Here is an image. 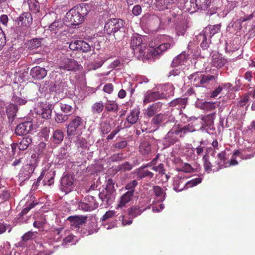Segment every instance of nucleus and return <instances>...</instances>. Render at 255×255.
<instances>
[{
    "instance_id": "4d7b16f0",
    "label": "nucleus",
    "mask_w": 255,
    "mask_h": 255,
    "mask_svg": "<svg viewBox=\"0 0 255 255\" xmlns=\"http://www.w3.org/2000/svg\"><path fill=\"white\" fill-rule=\"evenodd\" d=\"M115 214V211L109 210L106 212L101 218L102 221H105L108 219L111 218L114 216Z\"/></svg>"
},
{
    "instance_id": "2eb2a0df",
    "label": "nucleus",
    "mask_w": 255,
    "mask_h": 255,
    "mask_svg": "<svg viewBox=\"0 0 255 255\" xmlns=\"http://www.w3.org/2000/svg\"><path fill=\"white\" fill-rule=\"evenodd\" d=\"M61 111L66 115H69V117L73 113L74 109L72 107V102L70 101L62 100L58 103Z\"/></svg>"
},
{
    "instance_id": "ddd939ff",
    "label": "nucleus",
    "mask_w": 255,
    "mask_h": 255,
    "mask_svg": "<svg viewBox=\"0 0 255 255\" xmlns=\"http://www.w3.org/2000/svg\"><path fill=\"white\" fill-rule=\"evenodd\" d=\"M73 184V178L70 175H67L62 177L61 181V188L65 192L71 191Z\"/></svg>"
},
{
    "instance_id": "f8f14e48",
    "label": "nucleus",
    "mask_w": 255,
    "mask_h": 255,
    "mask_svg": "<svg viewBox=\"0 0 255 255\" xmlns=\"http://www.w3.org/2000/svg\"><path fill=\"white\" fill-rule=\"evenodd\" d=\"M87 219V216H70L67 220L70 222L71 225L75 228H79L84 223Z\"/></svg>"
},
{
    "instance_id": "f257e3e1",
    "label": "nucleus",
    "mask_w": 255,
    "mask_h": 255,
    "mask_svg": "<svg viewBox=\"0 0 255 255\" xmlns=\"http://www.w3.org/2000/svg\"><path fill=\"white\" fill-rule=\"evenodd\" d=\"M173 44L169 42L163 43L155 48L149 50L145 57L146 49V44L142 42L141 36L138 34H133L130 40V47L132 48L134 54L138 59L146 58L147 59L152 58H157L162 54L164 51L170 49Z\"/></svg>"
},
{
    "instance_id": "f03ea898",
    "label": "nucleus",
    "mask_w": 255,
    "mask_h": 255,
    "mask_svg": "<svg viewBox=\"0 0 255 255\" xmlns=\"http://www.w3.org/2000/svg\"><path fill=\"white\" fill-rule=\"evenodd\" d=\"M91 9V5L81 3L71 8L67 12L64 20L68 25L76 26L82 23Z\"/></svg>"
},
{
    "instance_id": "6e6552de",
    "label": "nucleus",
    "mask_w": 255,
    "mask_h": 255,
    "mask_svg": "<svg viewBox=\"0 0 255 255\" xmlns=\"http://www.w3.org/2000/svg\"><path fill=\"white\" fill-rule=\"evenodd\" d=\"M87 199L90 203L80 202L79 204V208L80 209L84 211H91L98 207V203L96 201L93 194L88 195Z\"/></svg>"
},
{
    "instance_id": "ea45409f",
    "label": "nucleus",
    "mask_w": 255,
    "mask_h": 255,
    "mask_svg": "<svg viewBox=\"0 0 255 255\" xmlns=\"http://www.w3.org/2000/svg\"><path fill=\"white\" fill-rule=\"evenodd\" d=\"M54 172H48L43 181L44 185L50 186L54 183Z\"/></svg>"
},
{
    "instance_id": "8fccbe9b",
    "label": "nucleus",
    "mask_w": 255,
    "mask_h": 255,
    "mask_svg": "<svg viewBox=\"0 0 255 255\" xmlns=\"http://www.w3.org/2000/svg\"><path fill=\"white\" fill-rule=\"evenodd\" d=\"M62 83L60 82H55L54 83H51V88L56 92H60L63 88Z\"/></svg>"
},
{
    "instance_id": "0e129e2a",
    "label": "nucleus",
    "mask_w": 255,
    "mask_h": 255,
    "mask_svg": "<svg viewBox=\"0 0 255 255\" xmlns=\"http://www.w3.org/2000/svg\"><path fill=\"white\" fill-rule=\"evenodd\" d=\"M127 145V142L126 140L121 141L120 142H118L114 144V147L119 149H123L126 147Z\"/></svg>"
},
{
    "instance_id": "6ab92c4d",
    "label": "nucleus",
    "mask_w": 255,
    "mask_h": 255,
    "mask_svg": "<svg viewBox=\"0 0 255 255\" xmlns=\"http://www.w3.org/2000/svg\"><path fill=\"white\" fill-rule=\"evenodd\" d=\"M113 193L107 190L104 189L101 192L97 191L96 194L94 195H98L103 202H105L107 205H109L111 204Z\"/></svg>"
},
{
    "instance_id": "de8ad7c7",
    "label": "nucleus",
    "mask_w": 255,
    "mask_h": 255,
    "mask_svg": "<svg viewBox=\"0 0 255 255\" xmlns=\"http://www.w3.org/2000/svg\"><path fill=\"white\" fill-rule=\"evenodd\" d=\"M29 8L35 12L39 10V5L37 0H28Z\"/></svg>"
},
{
    "instance_id": "09e8293b",
    "label": "nucleus",
    "mask_w": 255,
    "mask_h": 255,
    "mask_svg": "<svg viewBox=\"0 0 255 255\" xmlns=\"http://www.w3.org/2000/svg\"><path fill=\"white\" fill-rule=\"evenodd\" d=\"M217 78L215 75H203L200 80V84L203 85L204 84H208L210 81L214 80Z\"/></svg>"
},
{
    "instance_id": "774afa93",
    "label": "nucleus",
    "mask_w": 255,
    "mask_h": 255,
    "mask_svg": "<svg viewBox=\"0 0 255 255\" xmlns=\"http://www.w3.org/2000/svg\"><path fill=\"white\" fill-rule=\"evenodd\" d=\"M13 101L15 103L19 105H24L27 102V101L25 99H22L18 97H14Z\"/></svg>"
},
{
    "instance_id": "c756f323",
    "label": "nucleus",
    "mask_w": 255,
    "mask_h": 255,
    "mask_svg": "<svg viewBox=\"0 0 255 255\" xmlns=\"http://www.w3.org/2000/svg\"><path fill=\"white\" fill-rule=\"evenodd\" d=\"M172 3V0H159L156 2V6L159 11L167 9Z\"/></svg>"
},
{
    "instance_id": "49530a36",
    "label": "nucleus",
    "mask_w": 255,
    "mask_h": 255,
    "mask_svg": "<svg viewBox=\"0 0 255 255\" xmlns=\"http://www.w3.org/2000/svg\"><path fill=\"white\" fill-rule=\"evenodd\" d=\"M125 158L124 153L122 152L115 153L111 155L110 160L111 162H118L123 160Z\"/></svg>"
},
{
    "instance_id": "3c124183",
    "label": "nucleus",
    "mask_w": 255,
    "mask_h": 255,
    "mask_svg": "<svg viewBox=\"0 0 255 255\" xmlns=\"http://www.w3.org/2000/svg\"><path fill=\"white\" fill-rule=\"evenodd\" d=\"M202 181L201 178H196L187 182V188L192 187L200 183Z\"/></svg>"
},
{
    "instance_id": "69168bd1",
    "label": "nucleus",
    "mask_w": 255,
    "mask_h": 255,
    "mask_svg": "<svg viewBox=\"0 0 255 255\" xmlns=\"http://www.w3.org/2000/svg\"><path fill=\"white\" fill-rule=\"evenodd\" d=\"M79 65H64L63 66H61L60 68L67 71L75 70L77 69L76 66Z\"/></svg>"
},
{
    "instance_id": "c85d7f7f",
    "label": "nucleus",
    "mask_w": 255,
    "mask_h": 255,
    "mask_svg": "<svg viewBox=\"0 0 255 255\" xmlns=\"http://www.w3.org/2000/svg\"><path fill=\"white\" fill-rule=\"evenodd\" d=\"M139 151L143 155H148L151 152V145L148 141L141 143L139 146Z\"/></svg>"
},
{
    "instance_id": "6e6d98bb",
    "label": "nucleus",
    "mask_w": 255,
    "mask_h": 255,
    "mask_svg": "<svg viewBox=\"0 0 255 255\" xmlns=\"http://www.w3.org/2000/svg\"><path fill=\"white\" fill-rule=\"evenodd\" d=\"M101 130L103 134H108L111 131L110 125L107 123H104L102 125Z\"/></svg>"
},
{
    "instance_id": "72a5a7b5",
    "label": "nucleus",
    "mask_w": 255,
    "mask_h": 255,
    "mask_svg": "<svg viewBox=\"0 0 255 255\" xmlns=\"http://www.w3.org/2000/svg\"><path fill=\"white\" fill-rule=\"evenodd\" d=\"M104 107V105L101 101L97 102L92 106L91 111L94 114H98L103 111Z\"/></svg>"
},
{
    "instance_id": "b1692460",
    "label": "nucleus",
    "mask_w": 255,
    "mask_h": 255,
    "mask_svg": "<svg viewBox=\"0 0 255 255\" xmlns=\"http://www.w3.org/2000/svg\"><path fill=\"white\" fill-rule=\"evenodd\" d=\"M139 113L140 111L138 108L133 109L127 116V121L131 125L135 124L138 120Z\"/></svg>"
},
{
    "instance_id": "9d476101",
    "label": "nucleus",
    "mask_w": 255,
    "mask_h": 255,
    "mask_svg": "<svg viewBox=\"0 0 255 255\" xmlns=\"http://www.w3.org/2000/svg\"><path fill=\"white\" fill-rule=\"evenodd\" d=\"M32 128L30 122H24L17 126L15 129V133L17 135H24L27 134Z\"/></svg>"
},
{
    "instance_id": "7ed1b4c3",
    "label": "nucleus",
    "mask_w": 255,
    "mask_h": 255,
    "mask_svg": "<svg viewBox=\"0 0 255 255\" xmlns=\"http://www.w3.org/2000/svg\"><path fill=\"white\" fill-rule=\"evenodd\" d=\"M125 21L119 18L108 19L104 26L105 32L113 35L116 39L120 40L125 36L126 28Z\"/></svg>"
},
{
    "instance_id": "603ef678",
    "label": "nucleus",
    "mask_w": 255,
    "mask_h": 255,
    "mask_svg": "<svg viewBox=\"0 0 255 255\" xmlns=\"http://www.w3.org/2000/svg\"><path fill=\"white\" fill-rule=\"evenodd\" d=\"M114 185L115 182L113 181V180L112 179H109L107 181L106 187L104 189L107 190L108 191L114 193L116 191Z\"/></svg>"
},
{
    "instance_id": "37998d69",
    "label": "nucleus",
    "mask_w": 255,
    "mask_h": 255,
    "mask_svg": "<svg viewBox=\"0 0 255 255\" xmlns=\"http://www.w3.org/2000/svg\"><path fill=\"white\" fill-rule=\"evenodd\" d=\"M69 119V115L57 113L55 115V120L57 123H63L67 121Z\"/></svg>"
},
{
    "instance_id": "393cba45",
    "label": "nucleus",
    "mask_w": 255,
    "mask_h": 255,
    "mask_svg": "<svg viewBox=\"0 0 255 255\" xmlns=\"http://www.w3.org/2000/svg\"><path fill=\"white\" fill-rule=\"evenodd\" d=\"M53 106L52 104H49L45 108H42L37 111V114L41 116L43 119H49L51 118L52 111Z\"/></svg>"
},
{
    "instance_id": "338daca9",
    "label": "nucleus",
    "mask_w": 255,
    "mask_h": 255,
    "mask_svg": "<svg viewBox=\"0 0 255 255\" xmlns=\"http://www.w3.org/2000/svg\"><path fill=\"white\" fill-rule=\"evenodd\" d=\"M142 19L143 20L146 19L148 20H153L154 19L158 20L159 18L156 15L150 14L149 13H147L143 16Z\"/></svg>"
},
{
    "instance_id": "680f3d73",
    "label": "nucleus",
    "mask_w": 255,
    "mask_h": 255,
    "mask_svg": "<svg viewBox=\"0 0 255 255\" xmlns=\"http://www.w3.org/2000/svg\"><path fill=\"white\" fill-rule=\"evenodd\" d=\"M33 235L34 233L33 232L30 231L27 232L22 237V240L24 242H27L31 240Z\"/></svg>"
},
{
    "instance_id": "473e14b6",
    "label": "nucleus",
    "mask_w": 255,
    "mask_h": 255,
    "mask_svg": "<svg viewBox=\"0 0 255 255\" xmlns=\"http://www.w3.org/2000/svg\"><path fill=\"white\" fill-rule=\"evenodd\" d=\"M188 27L186 21H183L176 26V34L178 36H183Z\"/></svg>"
},
{
    "instance_id": "c9c22d12",
    "label": "nucleus",
    "mask_w": 255,
    "mask_h": 255,
    "mask_svg": "<svg viewBox=\"0 0 255 255\" xmlns=\"http://www.w3.org/2000/svg\"><path fill=\"white\" fill-rule=\"evenodd\" d=\"M32 139L29 136L23 137L18 144V148L20 150H24L27 148L28 145L31 143Z\"/></svg>"
},
{
    "instance_id": "4468645a",
    "label": "nucleus",
    "mask_w": 255,
    "mask_h": 255,
    "mask_svg": "<svg viewBox=\"0 0 255 255\" xmlns=\"http://www.w3.org/2000/svg\"><path fill=\"white\" fill-rule=\"evenodd\" d=\"M162 103L161 102H156L150 105L145 110V115L148 118L153 117L155 114L159 112L162 108Z\"/></svg>"
},
{
    "instance_id": "cd10ccee",
    "label": "nucleus",
    "mask_w": 255,
    "mask_h": 255,
    "mask_svg": "<svg viewBox=\"0 0 255 255\" xmlns=\"http://www.w3.org/2000/svg\"><path fill=\"white\" fill-rule=\"evenodd\" d=\"M189 59V55L186 54L185 52H182L173 59L172 64H181L182 63H187Z\"/></svg>"
},
{
    "instance_id": "4be33fe9",
    "label": "nucleus",
    "mask_w": 255,
    "mask_h": 255,
    "mask_svg": "<svg viewBox=\"0 0 255 255\" xmlns=\"http://www.w3.org/2000/svg\"><path fill=\"white\" fill-rule=\"evenodd\" d=\"M220 24H216L214 25H209L205 28L203 32L206 35H207L208 37L211 38L215 34L219 32L220 31Z\"/></svg>"
},
{
    "instance_id": "5fc2aeb1",
    "label": "nucleus",
    "mask_w": 255,
    "mask_h": 255,
    "mask_svg": "<svg viewBox=\"0 0 255 255\" xmlns=\"http://www.w3.org/2000/svg\"><path fill=\"white\" fill-rule=\"evenodd\" d=\"M180 170L185 173H191L193 172V168L190 164L184 163Z\"/></svg>"
},
{
    "instance_id": "4c0bfd02",
    "label": "nucleus",
    "mask_w": 255,
    "mask_h": 255,
    "mask_svg": "<svg viewBox=\"0 0 255 255\" xmlns=\"http://www.w3.org/2000/svg\"><path fill=\"white\" fill-rule=\"evenodd\" d=\"M165 116L162 114H158L153 116L151 121L152 125L158 126L160 125L165 120Z\"/></svg>"
},
{
    "instance_id": "20e7f679",
    "label": "nucleus",
    "mask_w": 255,
    "mask_h": 255,
    "mask_svg": "<svg viewBox=\"0 0 255 255\" xmlns=\"http://www.w3.org/2000/svg\"><path fill=\"white\" fill-rule=\"evenodd\" d=\"M84 126V120L82 117L74 115L69 120V124L66 126L67 134L68 136L80 135Z\"/></svg>"
},
{
    "instance_id": "a211bd4d",
    "label": "nucleus",
    "mask_w": 255,
    "mask_h": 255,
    "mask_svg": "<svg viewBox=\"0 0 255 255\" xmlns=\"http://www.w3.org/2000/svg\"><path fill=\"white\" fill-rule=\"evenodd\" d=\"M30 75L35 79H42L46 76L47 71L44 68L36 66L31 70Z\"/></svg>"
},
{
    "instance_id": "c03bdc74",
    "label": "nucleus",
    "mask_w": 255,
    "mask_h": 255,
    "mask_svg": "<svg viewBox=\"0 0 255 255\" xmlns=\"http://www.w3.org/2000/svg\"><path fill=\"white\" fill-rule=\"evenodd\" d=\"M137 184V181L135 180H133L125 185V189L127 190L128 191H131L132 193L134 194L135 188Z\"/></svg>"
},
{
    "instance_id": "9b49d317",
    "label": "nucleus",
    "mask_w": 255,
    "mask_h": 255,
    "mask_svg": "<svg viewBox=\"0 0 255 255\" xmlns=\"http://www.w3.org/2000/svg\"><path fill=\"white\" fill-rule=\"evenodd\" d=\"M173 186V189L176 192L181 191L187 187V181L184 177L178 175L174 177Z\"/></svg>"
},
{
    "instance_id": "7c9ffc66",
    "label": "nucleus",
    "mask_w": 255,
    "mask_h": 255,
    "mask_svg": "<svg viewBox=\"0 0 255 255\" xmlns=\"http://www.w3.org/2000/svg\"><path fill=\"white\" fill-rule=\"evenodd\" d=\"M52 138L54 143L59 144L63 140V132L60 129H56L54 131Z\"/></svg>"
},
{
    "instance_id": "412c9836",
    "label": "nucleus",
    "mask_w": 255,
    "mask_h": 255,
    "mask_svg": "<svg viewBox=\"0 0 255 255\" xmlns=\"http://www.w3.org/2000/svg\"><path fill=\"white\" fill-rule=\"evenodd\" d=\"M42 38H34L28 40L25 43L26 47L30 50L37 49L42 45Z\"/></svg>"
},
{
    "instance_id": "bb28decb",
    "label": "nucleus",
    "mask_w": 255,
    "mask_h": 255,
    "mask_svg": "<svg viewBox=\"0 0 255 255\" xmlns=\"http://www.w3.org/2000/svg\"><path fill=\"white\" fill-rule=\"evenodd\" d=\"M104 106L108 112L117 113L119 110V105L115 101L108 100Z\"/></svg>"
},
{
    "instance_id": "5701e85b",
    "label": "nucleus",
    "mask_w": 255,
    "mask_h": 255,
    "mask_svg": "<svg viewBox=\"0 0 255 255\" xmlns=\"http://www.w3.org/2000/svg\"><path fill=\"white\" fill-rule=\"evenodd\" d=\"M135 173L138 178L142 179L147 177L151 179L153 177L154 174L151 171L146 169H144V167H140L136 170Z\"/></svg>"
},
{
    "instance_id": "423d86ee",
    "label": "nucleus",
    "mask_w": 255,
    "mask_h": 255,
    "mask_svg": "<svg viewBox=\"0 0 255 255\" xmlns=\"http://www.w3.org/2000/svg\"><path fill=\"white\" fill-rule=\"evenodd\" d=\"M92 45L84 40H73L69 45V48L72 50H78L83 52H88L91 51Z\"/></svg>"
},
{
    "instance_id": "864d4df0",
    "label": "nucleus",
    "mask_w": 255,
    "mask_h": 255,
    "mask_svg": "<svg viewBox=\"0 0 255 255\" xmlns=\"http://www.w3.org/2000/svg\"><path fill=\"white\" fill-rule=\"evenodd\" d=\"M152 169L156 172H158L161 175L165 174V169L163 163H160L157 166H153Z\"/></svg>"
},
{
    "instance_id": "13d9d810",
    "label": "nucleus",
    "mask_w": 255,
    "mask_h": 255,
    "mask_svg": "<svg viewBox=\"0 0 255 255\" xmlns=\"http://www.w3.org/2000/svg\"><path fill=\"white\" fill-rule=\"evenodd\" d=\"M6 43L5 34L0 27V49H1Z\"/></svg>"
},
{
    "instance_id": "dca6fc26",
    "label": "nucleus",
    "mask_w": 255,
    "mask_h": 255,
    "mask_svg": "<svg viewBox=\"0 0 255 255\" xmlns=\"http://www.w3.org/2000/svg\"><path fill=\"white\" fill-rule=\"evenodd\" d=\"M134 194L131 191H127L125 193L121 196L119 202L117 205V209L122 208L126 206V205L129 203L133 197Z\"/></svg>"
},
{
    "instance_id": "e433bc0d",
    "label": "nucleus",
    "mask_w": 255,
    "mask_h": 255,
    "mask_svg": "<svg viewBox=\"0 0 255 255\" xmlns=\"http://www.w3.org/2000/svg\"><path fill=\"white\" fill-rule=\"evenodd\" d=\"M18 111L17 106L13 104H9L6 108V113L8 118H14Z\"/></svg>"
},
{
    "instance_id": "bf43d9fd",
    "label": "nucleus",
    "mask_w": 255,
    "mask_h": 255,
    "mask_svg": "<svg viewBox=\"0 0 255 255\" xmlns=\"http://www.w3.org/2000/svg\"><path fill=\"white\" fill-rule=\"evenodd\" d=\"M142 12V8L141 6L137 4L133 6L132 9V13L135 16H138Z\"/></svg>"
},
{
    "instance_id": "0eeeda50",
    "label": "nucleus",
    "mask_w": 255,
    "mask_h": 255,
    "mask_svg": "<svg viewBox=\"0 0 255 255\" xmlns=\"http://www.w3.org/2000/svg\"><path fill=\"white\" fill-rule=\"evenodd\" d=\"M203 161L204 169L206 172L208 173L211 172L212 170L213 171H218L223 167V165L221 164L219 161L215 162V164H217V166H216V165H212V163L209 161L208 154H206L203 156Z\"/></svg>"
},
{
    "instance_id": "39448f33",
    "label": "nucleus",
    "mask_w": 255,
    "mask_h": 255,
    "mask_svg": "<svg viewBox=\"0 0 255 255\" xmlns=\"http://www.w3.org/2000/svg\"><path fill=\"white\" fill-rule=\"evenodd\" d=\"M177 138H184L186 134L195 131L194 127L192 124H188L183 126L180 124L174 125L171 129Z\"/></svg>"
},
{
    "instance_id": "a18cd8bd",
    "label": "nucleus",
    "mask_w": 255,
    "mask_h": 255,
    "mask_svg": "<svg viewBox=\"0 0 255 255\" xmlns=\"http://www.w3.org/2000/svg\"><path fill=\"white\" fill-rule=\"evenodd\" d=\"M62 26V23L59 21H54L49 25V29L55 33H57V31Z\"/></svg>"
},
{
    "instance_id": "f704fd0d",
    "label": "nucleus",
    "mask_w": 255,
    "mask_h": 255,
    "mask_svg": "<svg viewBox=\"0 0 255 255\" xmlns=\"http://www.w3.org/2000/svg\"><path fill=\"white\" fill-rule=\"evenodd\" d=\"M145 209H141L140 208L132 206L128 209V215L132 218H135L140 215Z\"/></svg>"
},
{
    "instance_id": "a878e982",
    "label": "nucleus",
    "mask_w": 255,
    "mask_h": 255,
    "mask_svg": "<svg viewBox=\"0 0 255 255\" xmlns=\"http://www.w3.org/2000/svg\"><path fill=\"white\" fill-rule=\"evenodd\" d=\"M153 191L159 202H163L165 200L166 192L163 188L158 185H155L153 187Z\"/></svg>"
},
{
    "instance_id": "e2e57ef3",
    "label": "nucleus",
    "mask_w": 255,
    "mask_h": 255,
    "mask_svg": "<svg viewBox=\"0 0 255 255\" xmlns=\"http://www.w3.org/2000/svg\"><path fill=\"white\" fill-rule=\"evenodd\" d=\"M249 96L248 95H245L244 97H242L240 100L238 102V105L240 107H243L245 106L249 101Z\"/></svg>"
},
{
    "instance_id": "2f4dec72",
    "label": "nucleus",
    "mask_w": 255,
    "mask_h": 255,
    "mask_svg": "<svg viewBox=\"0 0 255 255\" xmlns=\"http://www.w3.org/2000/svg\"><path fill=\"white\" fill-rule=\"evenodd\" d=\"M195 2L198 9L206 10L210 5L211 0H195Z\"/></svg>"
},
{
    "instance_id": "58836bf2",
    "label": "nucleus",
    "mask_w": 255,
    "mask_h": 255,
    "mask_svg": "<svg viewBox=\"0 0 255 255\" xmlns=\"http://www.w3.org/2000/svg\"><path fill=\"white\" fill-rule=\"evenodd\" d=\"M132 168V165L128 162H125L122 164H119L116 167L117 171L125 172L129 171Z\"/></svg>"
},
{
    "instance_id": "a19ab883",
    "label": "nucleus",
    "mask_w": 255,
    "mask_h": 255,
    "mask_svg": "<svg viewBox=\"0 0 255 255\" xmlns=\"http://www.w3.org/2000/svg\"><path fill=\"white\" fill-rule=\"evenodd\" d=\"M200 36L202 37V41L200 44V46L203 50L207 49L209 45L211 43V40L209 39L207 40V35H206L203 32L202 34H200Z\"/></svg>"
},
{
    "instance_id": "052dcab7",
    "label": "nucleus",
    "mask_w": 255,
    "mask_h": 255,
    "mask_svg": "<svg viewBox=\"0 0 255 255\" xmlns=\"http://www.w3.org/2000/svg\"><path fill=\"white\" fill-rule=\"evenodd\" d=\"M103 90L108 94H111L114 91V86L111 83L107 84L104 86Z\"/></svg>"
},
{
    "instance_id": "1a4fd4ad",
    "label": "nucleus",
    "mask_w": 255,
    "mask_h": 255,
    "mask_svg": "<svg viewBox=\"0 0 255 255\" xmlns=\"http://www.w3.org/2000/svg\"><path fill=\"white\" fill-rule=\"evenodd\" d=\"M165 97V95L163 93L147 91L144 95L143 104L146 105L147 103L154 102L156 100L163 99Z\"/></svg>"
},
{
    "instance_id": "f3484780",
    "label": "nucleus",
    "mask_w": 255,
    "mask_h": 255,
    "mask_svg": "<svg viewBox=\"0 0 255 255\" xmlns=\"http://www.w3.org/2000/svg\"><path fill=\"white\" fill-rule=\"evenodd\" d=\"M32 22V17L29 12L22 13L17 18V23L19 25L28 26Z\"/></svg>"
},
{
    "instance_id": "aec40b11",
    "label": "nucleus",
    "mask_w": 255,
    "mask_h": 255,
    "mask_svg": "<svg viewBox=\"0 0 255 255\" xmlns=\"http://www.w3.org/2000/svg\"><path fill=\"white\" fill-rule=\"evenodd\" d=\"M178 141V139L175 136L172 130L170 129L165 135L163 140V143L165 146H169L175 144Z\"/></svg>"
},
{
    "instance_id": "79ce46f5",
    "label": "nucleus",
    "mask_w": 255,
    "mask_h": 255,
    "mask_svg": "<svg viewBox=\"0 0 255 255\" xmlns=\"http://www.w3.org/2000/svg\"><path fill=\"white\" fill-rule=\"evenodd\" d=\"M37 204V203H35L33 201L28 203H27L25 205V208L19 213V216L22 217L23 216L26 215L32 208H33Z\"/></svg>"
}]
</instances>
